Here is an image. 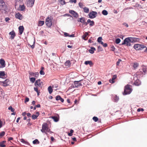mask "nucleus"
<instances>
[{"label": "nucleus", "mask_w": 147, "mask_h": 147, "mask_svg": "<svg viewBox=\"0 0 147 147\" xmlns=\"http://www.w3.org/2000/svg\"><path fill=\"white\" fill-rule=\"evenodd\" d=\"M41 131L42 133H45L46 135H48L47 132H49L51 133L52 132L50 131L48 127V124L46 123H43L42 125V129L41 130Z\"/></svg>", "instance_id": "1"}, {"label": "nucleus", "mask_w": 147, "mask_h": 147, "mask_svg": "<svg viewBox=\"0 0 147 147\" xmlns=\"http://www.w3.org/2000/svg\"><path fill=\"white\" fill-rule=\"evenodd\" d=\"M131 86L129 85L126 86L125 87L124 91L123 93L124 95L130 94L131 92Z\"/></svg>", "instance_id": "2"}, {"label": "nucleus", "mask_w": 147, "mask_h": 147, "mask_svg": "<svg viewBox=\"0 0 147 147\" xmlns=\"http://www.w3.org/2000/svg\"><path fill=\"white\" fill-rule=\"evenodd\" d=\"M0 8L1 10L5 11L7 10V6L3 0H0Z\"/></svg>", "instance_id": "3"}, {"label": "nucleus", "mask_w": 147, "mask_h": 147, "mask_svg": "<svg viewBox=\"0 0 147 147\" xmlns=\"http://www.w3.org/2000/svg\"><path fill=\"white\" fill-rule=\"evenodd\" d=\"M134 49L136 50H141L146 47L143 45L140 44H136L134 46Z\"/></svg>", "instance_id": "4"}, {"label": "nucleus", "mask_w": 147, "mask_h": 147, "mask_svg": "<svg viewBox=\"0 0 147 147\" xmlns=\"http://www.w3.org/2000/svg\"><path fill=\"white\" fill-rule=\"evenodd\" d=\"M131 42V37L126 38L124 40V42L122 43V45L126 44L127 45L130 46L131 44L130 43Z\"/></svg>", "instance_id": "5"}, {"label": "nucleus", "mask_w": 147, "mask_h": 147, "mask_svg": "<svg viewBox=\"0 0 147 147\" xmlns=\"http://www.w3.org/2000/svg\"><path fill=\"white\" fill-rule=\"evenodd\" d=\"M45 23L46 25L48 27H50L52 25V20L49 17H47Z\"/></svg>", "instance_id": "6"}, {"label": "nucleus", "mask_w": 147, "mask_h": 147, "mask_svg": "<svg viewBox=\"0 0 147 147\" xmlns=\"http://www.w3.org/2000/svg\"><path fill=\"white\" fill-rule=\"evenodd\" d=\"M134 84L136 86H138L141 84L140 81L138 79V77H134Z\"/></svg>", "instance_id": "7"}, {"label": "nucleus", "mask_w": 147, "mask_h": 147, "mask_svg": "<svg viewBox=\"0 0 147 147\" xmlns=\"http://www.w3.org/2000/svg\"><path fill=\"white\" fill-rule=\"evenodd\" d=\"M35 0H28L27 2V5L28 7H32L34 2Z\"/></svg>", "instance_id": "8"}, {"label": "nucleus", "mask_w": 147, "mask_h": 147, "mask_svg": "<svg viewBox=\"0 0 147 147\" xmlns=\"http://www.w3.org/2000/svg\"><path fill=\"white\" fill-rule=\"evenodd\" d=\"M75 81L74 82V85H73L72 87L73 88H78V87L81 86L82 85L80 83V81Z\"/></svg>", "instance_id": "9"}, {"label": "nucleus", "mask_w": 147, "mask_h": 147, "mask_svg": "<svg viewBox=\"0 0 147 147\" xmlns=\"http://www.w3.org/2000/svg\"><path fill=\"white\" fill-rule=\"evenodd\" d=\"M97 12L96 11H92L90 12L89 14V17L90 18H93L96 17Z\"/></svg>", "instance_id": "10"}, {"label": "nucleus", "mask_w": 147, "mask_h": 147, "mask_svg": "<svg viewBox=\"0 0 147 147\" xmlns=\"http://www.w3.org/2000/svg\"><path fill=\"white\" fill-rule=\"evenodd\" d=\"M69 13L72 14L74 17L77 18L78 17V14L76 12L73 10H69Z\"/></svg>", "instance_id": "11"}, {"label": "nucleus", "mask_w": 147, "mask_h": 147, "mask_svg": "<svg viewBox=\"0 0 147 147\" xmlns=\"http://www.w3.org/2000/svg\"><path fill=\"white\" fill-rule=\"evenodd\" d=\"M1 82L3 83L2 86H6L9 85L10 84V81L8 79H6L3 82Z\"/></svg>", "instance_id": "12"}, {"label": "nucleus", "mask_w": 147, "mask_h": 147, "mask_svg": "<svg viewBox=\"0 0 147 147\" xmlns=\"http://www.w3.org/2000/svg\"><path fill=\"white\" fill-rule=\"evenodd\" d=\"M42 84V82H40V80L38 79L36 81L34 84L36 86L40 87Z\"/></svg>", "instance_id": "13"}, {"label": "nucleus", "mask_w": 147, "mask_h": 147, "mask_svg": "<svg viewBox=\"0 0 147 147\" xmlns=\"http://www.w3.org/2000/svg\"><path fill=\"white\" fill-rule=\"evenodd\" d=\"M30 75L31 76H34L35 77H38L39 75V73L37 72L34 73L32 72H29Z\"/></svg>", "instance_id": "14"}, {"label": "nucleus", "mask_w": 147, "mask_h": 147, "mask_svg": "<svg viewBox=\"0 0 147 147\" xmlns=\"http://www.w3.org/2000/svg\"><path fill=\"white\" fill-rule=\"evenodd\" d=\"M39 115V112H37L36 113V114H33L32 116V118L34 120L36 119L37 117Z\"/></svg>", "instance_id": "15"}, {"label": "nucleus", "mask_w": 147, "mask_h": 147, "mask_svg": "<svg viewBox=\"0 0 147 147\" xmlns=\"http://www.w3.org/2000/svg\"><path fill=\"white\" fill-rule=\"evenodd\" d=\"M5 62L4 60L3 59H0V64L1 65V67H4L5 66Z\"/></svg>", "instance_id": "16"}, {"label": "nucleus", "mask_w": 147, "mask_h": 147, "mask_svg": "<svg viewBox=\"0 0 147 147\" xmlns=\"http://www.w3.org/2000/svg\"><path fill=\"white\" fill-rule=\"evenodd\" d=\"M84 64L86 65L89 64L90 67L93 65V64L91 61H86L84 62Z\"/></svg>", "instance_id": "17"}, {"label": "nucleus", "mask_w": 147, "mask_h": 147, "mask_svg": "<svg viewBox=\"0 0 147 147\" xmlns=\"http://www.w3.org/2000/svg\"><path fill=\"white\" fill-rule=\"evenodd\" d=\"M9 34L11 35V39H13L14 37L16 36V34L15 32L14 31H12L10 32L9 33Z\"/></svg>", "instance_id": "18"}, {"label": "nucleus", "mask_w": 147, "mask_h": 147, "mask_svg": "<svg viewBox=\"0 0 147 147\" xmlns=\"http://www.w3.org/2000/svg\"><path fill=\"white\" fill-rule=\"evenodd\" d=\"M143 74V72L141 71H138L136 74H134V77H139V76H140Z\"/></svg>", "instance_id": "19"}, {"label": "nucleus", "mask_w": 147, "mask_h": 147, "mask_svg": "<svg viewBox=\"0 0 147 147\" xmlns=\"http://www.w3.org/2000/svg\"><path fill=\"white\" fill-rule=\"evenodd\" d=\"M55 99L56 100H60V101L62 102H64V99L62 98L59 95L56 97Z\"/></svg>", "instance_id": "20"}, {"label": "nucleus", "mask_w": 147, "mask_h": 147, "mask_svg": "<svg viewBox=\"0 0 147 147\" xmlns=\"http://www.w3.org/2000/svg\"><path fill=\"white\" fill-rule=\"evenodd\" d=\"M15 17L16 18L21 20L22 18V16L19 13H17L15 15Z\"/></svg>", "instance_id": "21"}, {"label": "nucleus", "mask_w": 147, "mask_h": 147, "mask_svg": "<svg viewBox=\"0 0 147 147\" xmlns=\"http://www.w3.org/2000/svg\"><path fill=\"white\" fill-rule=\"evenodd\" d=\"M19 30L20 34H22L24 30V27L23 26H20L19 27Z\"/></svg>", "instance_id": "22"}, {"label": "nucleus", "mask_w": 147, "mask_h": 147, "mask_svg": "<svg viewBox=\"0 0 147 147\" xmlns=\"http://www.w3.org/2000/svg\"><path fill=\"white\" fill-rule=\"evenodd\" d=\"M4 92L3 89L0 88V96L1 97H4Z\"/></svg>", "instance_id": "23"}, {"label": "nucleus", "mask_w": 147, "mask_h": 147, "mask_svg": "<svg viewBox=\"0 0 147 147\" xmlns=\"http://www.w3.org/2000/svg\"><path fill=\"white\" fill-rule=\"evenodd\" d=\"M87 23H90L89 25L90 26H92L94 25V22L93 21H91L90 19L87 20Z\"/></svg>", "instance_id": "24"}, {"label": "nucleus", "mask_w": 147, "mask_h": 147, "mask_svg": "<svg viewBox=\"0 0 147 147\" xmlns=\"http://www.w3.org/2000/svg\"><path fill=\"white\" fill-rule=\"evenodd\" d=\"M131 42H136L139 41V39L137 38L131 37Z\"/></svg>", "instance_id": "25"}, {"label": "nucleus", "mask_w": 147, "mask_h": 147, "mask_svg": "<svg viewBox=\"0 0 147 147\" xmlns=\"http://www.w3.org/2000/svg\"><path fill=\"white\" fill-rule=\"evenodd\" d=\"M96 50V49L93 47H91V49L89 50V52L91 54H93L94 53V51Z\"/></svg>", "instance_id": "26"}, {"label": "nucleus", "mask_w": 147, "mask_h": 147, "mask_svg": "<svg viewBox=\"0 0 147 147\" xmlns=\"http://www.w3.org/2000/svg\"><path fill=\"white\" fill-rule=\"evenodd\" d=\"M6 141H3L0 142V146L1 147H4L5 146V144L6 143Z\"/></svg>", "instance_id": "27"}, {"label": "nucleus", "mask_w": 147, "mask_h": 147, "mask_svg": "<svg viewBox=\"0 0 147 147\" xmlns=\"http://www.w3.org/2000/svg\"><path fill=\"white\" fill-rule=\"evenodd\" d=\"M142 70L143 72L144 73H145L146 70H147V67L144 65H142Z\"/></svg>", "instance_id": "28"}, {"label": "nucleus", "mask_w": 147, "mask_h": 147, "mask_svg": "<svg viewBox=\"0 0 147 147\" xmlns=\"http://www.w3.org/2000/svg\"><path fill=\"white\" fill-rule=\"evenodd\" d=\"M83 9L84 12L86 13H88L89 12V10L88 8L86 7H84Z\"/></svg>", "instance_id": "29"}, {"label": "nucleus", "mask_w": 147, "mask_h": 147, "mask_svg": "<svg viewBox=\"0 0 147 147\" xmlns=\"http://www.w3.org/2000/svg\"><path fill=\"white\" fill-rule=\"evenodd\" d=\"M48 90L50 94H51L52 93L53 91V90L51 86H49L48 87Z\"/></svg>", "instance_id": "30"}, {"label": "nucleus", "mask_w": 147, "mask_h": 147, "mask_svg": "<svg viewBox=\"0 0 147 147\" xmlns=\"http://www.w3.org/2000/svg\"><path fill=\"white\" fill-rule=\"evenodd\" d=\"M65 65L66 66H67L68 67L70 66L71 65L70 61L69 60L67 61L65 63Z\"/></svg>", "instance_id": "31"}, {"label": "nucleus", "mask_w": 147, "mask_h": 147, "mask_svg": "<svg viewBox=\"0 0 147 147\" xmlns=\"http://www.w3.org/2000/svg\"><path fill=\"white\" fill-rule=\"evenodd\" d=\"M79 21L82 23L83 24L85 22V20L84 18H80V21Z\"/></svg>", "instance_id": "32"}, {"label": "nucleus", "mask_w": 147, "mask_h": 147, "mask_svg": "<svg viewBox=\"0 0 147 147\" xmlns=\"http://www.w3.org/2000/svg\"><path fill=\"white\" fill-rule=\"evenodd\" d=\"M45 22L43 21H39L38 22V26H41L43 25L44 24Z\"/></svg>", "instance_id": "33"}, {"label": "nucleus", "mask_w": 147, "mask_h": 147, "mask_svg": "<svg viewBox=\"0 0 147 147\" xmlns=\"http://www.w3.org/2000/svg\"><path fill=\"white\" fill-rule=\"evenodd\" d=\"M5 75V72L4 71H0V78H2Z\"/></svg>", "instance_id": "34"}, {"label": "nucleus", "mask_w": 147, "mask_h": 147, "mask_svg": "<svg viewBox=\"0 0 147 147\" xmlns=\"http://www.w3.org/2000/svg\"><path fill=\"white\" fill-rule=\"evenodd\" d=\"M113 99L115 102H117L119 100V98L116 95H115Z\"/></svg>", "instance_id": "35"}, {"label": "nucleus", "mask_w": 147, "mask_h": 147, "mask_svg": "<svg viewBox=\"0 0 147 147\" xmlns=\"http://www.w3.org/2000/svg\"><path fill=\"white\" fill-rule=\"evenodd\" d=\"M52 118L55 122H57L59 121V118L57 117H52Z\"/></svg>", "instance_id": "36"}, {"label": "nucleus", "mask_w": 147, "mask_h": 147, "mask_svg": "<svg viewBox=\"0 0 147 147\" xmlns=\"http://www.w3.org/2000/svg\"><path fill=\"white\" fill-rule=\"evenodd\" d=\"M33 143L34 144H38L39 143V142L37 139H35L33 141Z\"/></svg>", "instance_id": "37"}, {"label": "nucleus", "mask_w": 147, "mask_h": 147, "mask_svg": "<svg viewBox=\"0 0 147 147\" xmlns=\"http://www.w3.org/2000/svg\"><path fill=\"white\" fill-rule=\"evenodd\" d=\"M102 13L103 15L106 16L108 14V13L106 10H104L102 11Z\"/></svg>", "instance_id": "38"}, {"label": "nucleus", "mask_w": 147, "mask_h": 147, "mask_svg": "<svg viewBox=\"0 0 147 147\" xmlns=\"http://www.w3.org/2000/svg\"><path fill=\"white\" fill-rule=\"evenodd\" d=\"M138 66V63H134L133 64V67L135 69Z\"/></svg>", "instance_id": "39"}, {"label": "nucleus", "mask_w": 147, "mask_h": 147, "mask_svg": "<svg viewBox=\"0 0 147 147\" xmlns=\"http://www.w3.org/2000/svg\"><path fill=\"white\" fill-rule=\"evenodd\" d=\"M88 32H85V34L82 36V38L84 39L85 40V38L88 35Z\"/></svg>", "instance_id": "40"}, {"label": "nucleus", "mask_w": 147, "mask_h": 147, "mask_svg": "<svg viewBox=\"0 0 147 147\" xmlns=\"http://www.w3.org/2000/svg\"><path fill=\"white\" fill-rule=\"evenodd\" d=\"M19 8L21 11H23L25 9V8L24 5H20V6Z\"/></svg>", "instance_id": "41"}, {"label": "nucleus", "mask_w": 147, "mask_h": 147, "mask_svg": "<svg viewBox=\"0 0 147 147\" xmlns=\"http://www.w3.org/2000/svg\"><path fill=\"white\" fill-rule=\"evenodd\" d=\"M5 132L4 131L1 132L0 133V138L3 137L5 134Z\"/></svg>", "instance_id": "42"}, {"label": "nucleus", "mask_w": 147, "mask_h": 147, "mask_svg": "<svg viewBox=\"0 0 147 147\" xmlns=\"http://www.w3.org/2000/svg\"><path fill=\"white\" fill-rule=\"evenodd\" d=\"M121 59H119L118 60V61L116 63V66L117 67V66L119 65L121 61Z\"/></svg>", "instance_id": "43"}, {"label": "nucleus", "mask_w": 147, "mask_h": 147, "mask_svg": "<svg viewBox=\"0 0 147 147\" xmlns=\"http://www.w3.org/2000/svg\"><path fill=\"white\" fill-rule=\"evenodd\" d=\"M59 1L60 3L62 5H64L65 3L64 0H59Z\"/></svg>", "instance_id": "44"}, {"label": "nucleus", "mask_w": 147, "mask_h": 147, "mask_svg": "<svg viewBox=\"0 0 147 147\" xmlns=\"http://www.w3.org/2000/svg\"><path fill=\"white\" fill-rule=\"evenodd\" d=\"M70 133H69L68 134V135L69 136H71L72 135V133H73L74 132V131L72 130V129H71L70 131Z\"/></svg>", "instance_id": "45"}, {"label": "nucleus", "mask_w": 147, "mask_h": 147, "mask_svg": "<svg viewBox=\"0 0 147 147\" xmlns=\"http://www.w3.org/2000/svg\"><path fill=\"white\" fill-rule=\"evenodd\" d=\"M92 119L95 122H97L98 120V118L96 117H93Z\"/></svg>", "instance_id": "46"}, {"label": "nucleus", "mask_w": 147, "mask_h": 147, "mask_svg": "<svg viewBox=\"0 0 147 147\" xmlns=\"http://www.w3.org/2000/svg\"><path fill=\"white\" fill-rule=\"evenodd\" d=\"M30 81L33 83L35 81L36 79L32 77L30 78Z\"/></svg>", "instance_id": "47"}, {"label": "nucleus", "mask_w": 147, "mask_h": 147, "mask_svg": "<svg viewBox=\"0 0 147 147\" xmlns=\"http://www.w3.org/2000/svg\"><path fill=\"white\" fill-rule=\"evenodd\" d=\"M8 109L11 111V112H13L15 109L13 108L11 106H10L8 107Z\"/></svg>", "instance_id": "48"}, {"label": "nucleus", "mask_w": 147, "mask_h": 147, "mask_svg": "<svg viewBox=\"0 0 147 147\" xmlns=\"http://www.w3.org/2000/svg\"><path fill=\"white\" fill-rule=\"evenodd\" d=\"M120 41L121 40L119 38H118L116 39L115 42L117 44L119 43L120 42Z\"/></svg>", "instance_id": "49"}, {"label": "nucleus", "mask_w": 147, "mask_h": 147, "mask_svg": "<svg viewBox=\"0 0 147 147\" xmlns=\"http://www.w3.org/2000/svg\"><path fill=\"white\" fill-rule=\"evenodd\" d=\"M79 6L80 7L82 8L84 6L83 4L82 3L80 2L78 4Z\"/></svg>", "instance_id": "50"}, {"label": "nucleus", "mask_w": 147, "mask_h": 147, "mask_svg": "<svg viewBox=\"0 0 147 147\" xmlns=\"http://www.w3.org/2000/svg\"><path fill=\"white\" fill-rule=\"evenodd\" d=\"M102 40V38L101 37H100L98 38V39H97V41L98 42L100 43V42H101L102 41H101Z\"/></svg>", "instance_id": "51"}, {"label": "nucleus", "mask_w": 147, "mask_h": 147, "mask_svg": "<svg viewBox=\"0 0 147 147\" xmlns=\"http://www.w3.org/2000/svg\"><path fill=\"white\" fill-rule=\"evenodd\" d=\"M144 109L143 108H139L137 109V111L138 112H140V111H143Z\"/></svg>", "instance_id": "52"}, {"label": "nucleus", "mask_w": 147, "mask_h": 147, "mask_svg": "<svg viewBox=\"0 0 147 147\" xmlns=\"http://www.w3.org/2000/svg\"><path fill=\"white\" fill-rule=\"evenodd\" d=\"M40 73L41 75H44L45 74L44 72L42 70L40 71Z\"/></svg>", "instance_id": "53"}, {"label": "nucleus", "mask_w": 147, "mask_h": 147, "mask_svg": "<svg viewBox=\"0 0 147 147\" xmlns=\"http://www.w3.org/2000/svg\"><path fill=\"white\" fill-rule=\"evenodd\" d=\"M109 82L110 83H113L115 82V80H113V79H110L109 80Z\"/></svg>", "instance_id": "54"}, {"label": "nucleus", "mask_w": 147, "mask_h": 147, "mask_svg": "<svg viewBox=\"0 0 147 147\" xmlns=\"http://www.w3.org/2000/svg\"><path fill=\"white\" fill-rule=\"evenodd\" d=\"M34 90L37 92H38V91H39L38 90V88L37 87V86H36V87H34Z\"/></svg>", "instance_id": "55"}, {"label": "nucleus", "mask_w": 147, "mask_h": 147, "mask_svg": "<svg viewBox=\"0 0 147 147\" xmlns=\"http://www.w3.org/2000/svg\"><path fill=\"white\" fill-rule=\"evenodd\" d=\"M117 76L116 75H114L112 78V79H113V80H115L116 78H117Z\"/></svg>", "instance_id": "56"}, {"label": "nucleus", "mask_w": 147, "mask_h": 147, "mask_svg": "<svg viewBox=\"0 0 147 147\" xmlns=\"http://www.w3.org/2000/svg\"><path fill=\"white\" fill-rule=\"evenodd\" d=\"M63 16H68V17H71V16L69 14H64Z\"/></svg>", "instance_id": "57"}, {"label": "nucleus", "mask_w": 147, "mask_h": 147, "mask_svg": "<svg viewBox=\"0 0 147 147\" xmlns=\"http://www.w3.org/2000/svg\"><path fill=\"white\" fill-rule=\"evenodd\" d=\"M29 98L28 97H26L25 98V102H28L29 101Z\"/></svg>", "instance_id": "58"}, {"label": "nucleus", "mask_w": 147, "mask_h": 147, "mask_svg": "<svg viewBox=\"0 0 147 147\" xmlns=\"http://www.w3.org/2000/svg\"><path fill=\"white\" fill-rule=\"evenodd\" d=\"M70 1L71 3H76V0H70Z\"/></svg>", "instance_id": "59"}, {"label": "nucleus", "mask_w": 147, "mask_h": 147, "mask_svg": "<svg viewBox=\"0 0 147 147\" xmlns=\"http://www.w3.org/2000/svg\"><path fill=\"white\" fill-rule=\"evenodd\" d=\"M111 50L112 51H114L115 50V48L114 46H112L111 47Z\"/></svg>", "instance_id": "60"}, {"label": "nucleus", "mask_w": 147, "mask_h": 147, "mask_svg": "<svg viewBox=\"0 0 147 147\" xmlns=\"http://www.w3.org/2000/svg\"><path fill=\"white\" fill-rule=\"evenodd\" d=\"M64 35L65 36H69V35L67 33L65 32L64 33Z\"/></svg>", "instance_id": "61"}, {"label": "nucleus", "mask_w": 147, "mask_h": 147, "mask_svg": "<svg viewBox=\"0 0 147 147\" xmlns=\"http://www.w3.org/2000/svg\"><path fill=\"white\" fill-rule=\"evenodd\" d=\"M98 50L100 51H102V48L101 47H100V46H99L98 47Z\"/></svg>", "instance_id": "62"}, {"label": "nucleus", "mask_w": 147, "mask_h": 147, "mask_svg": "<svg viewBox=\"0 0 147 147\" xmlns=\"http://www.w3.org/2000/svg\"><path fill=\"white\" fill-rule=\"evenodd\" d=\"M123 25L124 26H125L127 27H128V24L125 23H123Z\"/></svg>", "instance_id": "63"}, {"label": "nucleus", "mask_w": 147, "mask_h": 147, "mask_svg": "<svg viewBox=\"0 0 147 147\" xmlns=\"http://www.w3.org/2000/svg\"><path fill=\"white\" fill-rule=\"evenodd\" d=\"M21 141L22 142H23L24 143H26V142L23 139H21Z\"/></svg>", "instance_id": "64"}]
</instances>
